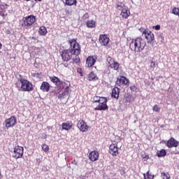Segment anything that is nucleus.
I'll use <instances>...</instances> for the list:
<instances>
[{
    "mask_svg": "<svg viewBox=\"0 0 179 179\" xmlns=\"http://www.w3.org/2000/svg\"><path fill=\"white\" fill-rule=\"evenodd\" d=\"M69 44L71 49L64 50L61 54L63 61H65L66 62H68V61H71V59H72L73 52L76 54H80V46H79V43L76 42V40H70Z\"/></svg>",
    "mask_w": 179,
    "mask_h": 179,
    "instance_id": "f257e3e1",
    "label": "nucleus"
},
{
    "mask_svg": "<svg viewBox=\"0 0 179 179\" xmlns=\"http://www.w3.org/2000/svg\"><path fill=\"white\" fill-rule=\"evenodd\" d=\"M127 44L129 45L131 51H135V52H141L146 47V41L141 37L136 38V39L127 38Z\"/></svg>",
    "mask_w": 179,
    "mask_h": 179,
    "instance_id": "f03ea898",
    "label": "nucleus"
},
{
    "mask_svg": "<svg viewBox=\"0 0 179 179\" xmlns=\"http://www.w3.org/2000/svg\"><path fill=\"white\" fill-rule=\"evenodd\" d=\"M20 82L21 83V89L24 92H31L33 90V85L29 80L21 78Z\"/></svg>",
    "mask_w": 179,
    "mask_h": 179,
    "instance_id": "7ed1b4c3",
    "label": "nucleus"
},
{
    "mask_svg": "<svg viewBox=\"0 0 179 179\" xmlns=\"http://www.w3.org/2000/svg\"><path fill=\"white\" fill-rule=\"evenodd\" d=\"M34 22H36V17L33 15H28L23 18L22 26L24 27H30L34 24Z\"/></svg>",
    "mask_w": 179,
    "mask_h": 179,
    "instance_id": "20e7f679",
    "label": "nucleus"
},
{
    "mask_svg": "<svg viewBox=\"0 0 179 179\" xmlns=\"http://www.w3.org/2000/svg\"><path fill=\"white\" fill-rule=\"evenodd\" d=\"M23 147L17 145L14 148L13 156L15 159H20L23 156Z\"/></svg>",
    "mask_w": 179,
    "mask_h": 179,
    "instance_id": "39448f33",
    "label": "nucleus"
},
{
    "mask_svg": "<svg viewBox=\"0 0 179 179\" xmlns=\"http://www.w3.org/2000/svg\"><path fill=\"white\" fill-rule=\"evenodd\" d=\"M143 36H145V38H146L148 43H152L155 40V35L150 31L145 30L143 31Z\"/></svg>",
    "mask_w": 179,
    "mask_h": 179,
    "instance_id": "423d86ee",
    "label": "nucleus"
},
{
    "mask_svg": "<svg viewBox=\"0 0 179 179\" xmlns=\"http://www.w3.org/2000/svg\"><path fill=\"white\" fill-rule=\"evenodd\" d=\"M77 127L81 132H87V129H89V127L87 126V124L83 120H79L77 123Z\"/></svg>",
    "mask_w": 179,
    "mask_h": 179,
    "instance_id": "0eeeda50",
    "label": "nucleus"
},
{
    "mask_svg": "<svg viewBox=\"0 0 179 179\" xmlns=\"http://www.w3.org/2000/svg\"><path fill=\"white\" fill-rule=\"evenodd\" d=\"M107 61H109L110 68L112 69L117 71V69L120 68V64L114 61L113 59H112L110 57H108Z\"/></svg>",
    "mask_w": 179,
    "mask_h": 179,
    "instance_id": "6e6552de",
    "label": "nucleus"
},
{
    "mask_svg": "<svg viewBox=\"0 0 179 179\" xmlns=\"http://www.w3.org/2000/svg\"><path fill=\"white\" fill-rule=\"evenodd\" d=\"M16 117L12 116L10 118L7 119L6 122V128H10V127H15L16 125Z\"/></svg>",
    "mask_w": 179,
    "mask_h": 179,
    "instance_id": "1a4fd4ad",
    "label": "nucleus"
},
{
    "mask_svg": "<svg viewBox=\"0 0 179 179\" xmlns=\"http://www.w3.org/2000/svg\"><path fill=\"white\" fill-rule=\"evenodd\" d=\"M108 108V106H107V99L105 98L103 99V101L99 102V106H96L95 110H107Z\"/></svg>",
    "mask_w": 179,
    "mask_h": 179,
    "instance_id": "9d476101",
    "label": "nucleus"
},
{
    "mask_svg": "<svg viewBox=\"0 0 179 179\" xmlns=\"http://www.w3.org/2000/svg\"><path fill=\"white\" fill-rule=\"evenodd\" d=\"M129 83V80L125 78L124 76H120L116 80V84L117 86H122V85H128Z\"/></svg>",
    "mask_w": 179,
    "mask_h": 179,
    "instance_id": "9b49d317",
    "label": "nucleus"
},
{
    "mask_svg": "<svg viewBox=\"0 0 179 179\" xmlns=\"http://www.w3.org/2000/svg\"><path fill=\"white\" fill-rule=\"evenodd\" d=\"M109 152L112 156H118V147L115 144H112L109 147Z\"/></svg>",
    "mask_w": 179,
    "mask_h": 179,
    "instance_id": "f8f14e48",
    "label": "nucleus"
},
{
    "mask_svg": "<svg viewBox=\"0 0 179 179\" xmlns=\"http://www.w3.org/2000/svg\"><path fill=\"white\" fill-rule=\"evenodd\" d=\"M108 41H110V38L107 35H101L99 36V43L101 45H107Z\"/></svg>",
    "mask_w": 179,
    "mask_h": 179,
    "instance_id": "ddd939ff",
    "label": "nucleus"
},
{
    "mask_svg": "<svg viewBox=\"0 0 179 179\" xmlns=\"http://www.w3.org/2000/svg\"><path fill=\"white\" fill-rule=\"evenodd\" d=\"M94 64H96V59H94V57L90 56L87 58L86 66L91 68V66H93Z\"/></svg>",
    "mask_w": 179,
    "mask_h": 179,
    "instance_id": "4468645a",
    "label": "nucleus"
},
{
    "mask_svg": "<svg viewBox=\"0 0 179 179\" xmlns=\"http://www.w3.org/2000/svg\"><path fill=\"white\" fill-rule=\"evenodd\" d=\"M89 159L91 162H96L99 159V152L96 151H92L89 155Z\"/></svg>",
    "mask_w": 179,
    "mask_h": 179,
    "instance_id": "2eb2a0df",
    "label": "nucleus"
},
{
    "mask_svg": "<svg viewBox=\"0 0 179 179\" xmlns=\"http://www.w3.org/2000/svg\"><path fill=\"white\" fill-rule=\"evenodd\" d=\"M168 148H177L178 146V142L174 138H171L167 143Z\"/></svg>",
    "mask_w": 179,
    "mask_h": 179,
    "instance_id": "dca6fc26",
    "label": "nucleus"
},
{
    "mask_svg": "<svg viewBox=\"0 0 179 179\" xmlns=\"http://www.w3.org/2000/svg\"><path fill=\"white\" fill-rule=\"evenodd\" d=\"M41 90H42L43 92H49L50 84L47 82H43L41 85Z\"/></svg>",
    "mask_w": 179,
    "mask_h": 179,
    "instance_id": "f3484780",
    "label": "nucleus"
},
{
    "mask_svg": "<svg viewBox=\"0 0 179 179\" xmlns=\"http://www.w3.org/2000/svg\"><path fill=\"white\" fill-rule=\"evenodd\" d=\"M121 16H122V17H124V19H127L129 15H131V11H129V10H128V8H123L122 12H121Z\"/></svg>",
    "mask_w": 179,
    "mask_h": 179,
    "instance_id": "a211bd4d",
    "label": "nucleus"
},
{
    "mask_svg": "<svg viewBox=\"0 0 179 179\" xmlns=\"http://www.w3.org/2000/svg\"><path fill=\"white\" fill-rule=\"evenodd\" d=\"M112 97H114V99H118L120 97V88L115 87L113 89Z\"/></svg>",
    "mask_w": 179,
    "mask_h": 179,
    "instance_id": "6ab92c4d",
    "label": "nucleus"
},
{
    "mask_svg": "<svg viewBox=\"0 0 179 179\" xmlns=\"http://www.w3.org/2000/svg\"><path fill=\"white\" fill-rule=\"evenodd\" d=\"M72 129V122H67L66 123H62V129L64 131H69Z\"/></svg>",
    "mask_w": 179,
    "mask_h": 179,
    "instance_id": "aec40b11",
    "label": "nucleus"
},
{
    "mask_svg": "<svg viewBox=\"0 0 179 179\" xmlns=\"http://www.w3.org/2000/svg\"><path fill=\"white\" fill-rule=\"evenodd\" d=\"M50 79L51 82H52L53 83H55V85H57V86H59L62 83V82H61L59 80V78H58L57 77L52 76V77H50Z\"/></svg>",
    "mask_w": 179,
    "mask_h": 179,
    "instance_id": "412c9836",
    "label": "nucleus"
},
{
    "mask_svg": "<svg viewBox=\"0 0 179 179\" xmlns=\"http://www.w3.org/2000/svg\"><path fill=\"white\" fill-rule=\"evenodd\" d=\"M69 87H66L65 89H64V91L60 94L59 95V99H62V97L65 98V97H68L69 94Z\"/></svg>",
    "mask_w": 179,
    "mask_h": 179,
    "instance_id": "4be33fe9",
    "label": "nucleus"
},
{
    "mask_svg": "<svg viewBox=\"0 0 179 179\" xmlns=\"http://www.w3.org/2000/svg\"><path fill=\"white\" fill-rule=\"evenodd\" d=\"M71 59H73L74 64H78L79 61H80L79 54H76V52H73V57Z\"/></svg>",
    "mask_w": 179,
    "mask_h": 179,
    "instance_id": "5701e85b",
    "label": "nucleus"
},
{
    "mask_svg": "<svg viewBox=\"0 0 179 179\" xmlns=\"http://www.w3.org/2000/svg\"><path fill=\"white\" fill-rule=\"evenodd\" d=\"M97 79H99V78L97 77V76L93 72H91L89 75H88V80L92 81V80H97Z\"/></svg>",
    "mask_w": 179,
    "mask_h": 179,
    "instance_id": "b1692460",
    "label": "nucleus"
},
{
    "mask_svg": "<svg viewBox=\"0 0 179 179\" xmlns=\"http://www.w3.org/2000/svg\"><path fill=\"white\" fill-rule=\"evenodd\" d=\"M38 33L41 36H45V34H47V28L44 26L41 27L39 28Z\"/></svg>",
    "mask_w": 179,
    "mask_h": 179,
    "instance_id": "393cba45",
    "label": "nucleus"
},
{
    "mask_svg": "<svg viewBox=\"0 0 179 179\" xmlns=\"http://www.w3.org/2000/svg\"><path fill=\"white\" fill-rule=\"evenodd\" d=\"M87 27H96V22L93 20H89L87 22Z\"/></svg>",
    "mask_w": 179,
    "mask_h": 179,
    "instance_id": "a878e982",
    "label": "nucleus"
},
{
    "mask_svg": "<svg viewBox=\"0 0 179 179\" xmlns=\"http://www.w3.org/2000/svg\"><path fill=\"white\" fill-rule=\"evenodd\" d=\"M117 8L119 10H122V9H125L127 6L124 4V3L118 2L117 3Z\"/></svg>",
    "mask_w": 179,
    "mask_h": 179,
    "instance_id": "bb28decb",
    "label": "nucleus"
},
{
    "mask_svg": "<svg viewBox=\"0 0 179 179\" xmlns=\"http://www.w3.org/2000/svg\"><path fill=\"white\" fill-rule=\"evenodd\" d=\"M166 155V150H161L160 151L157 152L158 157H164Z\"/></svg>",
    "mask_w": 179,
    "mask_h": 179,
    "instance_id": "cd10ccee",
    "label": "nucleus"
},
{
    "mask_svg": "<svg viewBox=\"0 0 179 179\" xmlns=\"http://www.w3.org/2000/svg\"><path fill=\"white\" fill-rule=\"evenodd\" d=\"M66 5L69 6H71V5H76V0H65Z\"/></svg>",
    "mask_w": 179,
    "mask_h": 179,
    "instance_id": "c85d7f7f",
    "label": "nucleus"
},
{
    "mask_svg": "<svg viewBox=\"0 0 179 179\" xmlns=\"http://www.w3.org/2000/svg\"><path fill=\"white\" fill-rule=\"evenodd\" d=\"M104 97H99V96H94V103H100L101 101H103Z\"/></svg>",
    "mask_w": 179,
    "mask_h": 179,
    "instance_id": "c756f323",
    "label": "nucleus"
},
{
    "mask_svg": "<svg viewBox=\"0 0 179 179\" xmlns=\"http://www.w3.org/2000/svg\"><path fill=\"white\" fill-rule=\"evenodd\" d=\"M144 179H153L155 178V176L150 174L149 171L147 172V173H144Z\"/></svg>",
    "mask_w": 179,
    "mask_h": 179,
    "instance_id": "7c9ffc66",
    "label": "nucleus"
},
{
    "mask_svg": "<svg viewBox=\"0 0 179 179\" xmlns=\"http://www.w3.org/2000/svg\"><path fill=\"white\" fill-rule=\"evenodd\" d=\"M172 13L176 16H179V8L177 7L173 8L172 9Z\"/></svg>",
    "mask_w": 179,
    "mask_h": 179,
    "instance_id": "2f4dec72",
    "label": "nucleus"
},
{
    "mask_svg": "<svg viewBox=\"0 0 179 179\" xmlns=\"http://www.w3.org/2000/svg\"><path fill=\"white\" fill-rule=\"evenodd\" d=\"M161 177L162 179H170V174L166 173H162Z\"/></svg>",
    "mask_w": 179,
    "mask_h": 179,
    "instance_id": "473e14b6",
    "label": "nucleus"
},
{
    "mask_svg": "<svg viewBox=\"0 0 179 179\" xmlns=\"http://www.w3.org/2000/svg\"><path fill=\"white\" fill-rule=\"evenodd\" d=\"M42 150L43 152H48L50 150V147L47 144H43L42 145Z\"/></svg>",
    "mask_w": 179,
    "mask_h": 179,
    "instance_id": "72a5a7b5",
    "label": "nucleus"
},
{
    "mask_svg": "<svg viewBox=\"0 0 179 179\" xmlns=\"http://www.w3.org/2000/svg\"><path fill=\"white\" fill-rule=\"evenodd\" d=\"M152 111H155V113H160V107L157 105H155L152 108Z\"/></svg>",
    "mask_w": 179,
    "mask_h": 179,
    "instance_id": "f704fd0d",
    "label": "nucleus"
},
{
    "mask_svg": "<svg viewBox=\"0 0 179 179\" xmlns=\"http://www.w3.org/2000/svg\"><path fill=\"white\" fill-rule=\"evenodd\" d=\"M150 68V69H155L156 68V62H154L153 60L151 61Z\"/></svg>",
    "mask_w": 179,
    "mask_h": 179,
    "instance_id": "c9c22d12",
    "label": "nucleus"
},
{
    "mask_svg": "<svg viewBox=\"0 0 179 179\" xmlns=\"http://www.w3.org/2000/svg\"><path fill=\"white\" fill-rule=\"evenodd\" d=\"M130 89L132 92H135L136 90V87H135V85H132L130 87Z\"/></svg>",
    "mask_w": 179,
    "mask_h": 179,
    "instance_id": "e433bc0d",
    "label": "nucleus"
},
{
    "mask_svg": "<svg viewBox=\"0 0 179 179\" xmlns=\"http://www.w3.org/2000/svg\"><path fill=\"white\" fill-rule=\"evenodd\" d=\"M152 29H155V30H159L160 29V25L157 24L156 26H154Z\"/></svg>",
    "mask_w": 179,
    "mask_h": 179,
    "instance_id": "4c0bfd02",
    "label": "nucleus"
},
{
    "mask_svg": "<svg viewBox=\"0 0 179 179\" xmlns=\"http://www.w3.org/2000/svg\"><path fill=\"white\" fill-rule=\"evenodd\" d=\"M2 48V43H0V50Z\"/></svg>",
    "mask_w": 179,
    "mask_h": 179,
    "instance_id": "58836bf2",
    "label": "nucleus"
},
{
    "mask_svg": "<svg viewBox=\"0 0 179 179\" xmlns=\"http://www.w3.org/2000/svg\"><path fill=\"white\" fill-rule=\"evenodd\" d=\"M66 13H69V10H66Z\"/></svg>",
    "mask_w": 179,
    "mask_h": 179,
    "instance_id": "ea45409f",
    "label": "nucleus"
},
{
    "mask_svg": "<svg viewBox=\"0 0 179 179\" xmlns=\"http://www.w3.org/2000/svg\"><path fill=\"white\" fill-rule=\"evenodd\" d=\"M35 1H38L39 2L41 1V0H35Z\"/></svg>",
    "mask_w": 179,
    "mask_h": 179,
    "instance_id": "a19ab883",
    "label": "nucleus"
},
{
    "mask_svg": "<svg viewBox=\"0 0 179 179\" xmlns=\"http://www.w3.org/2000/svg\"><path fill=\"white\" fill-rule=\"evenodd\" d=\"M1 177H2V176H1V173H0V179H1Z\"/></svg>",
    "mask_w": 179,
    "mask_h": 179,
    "instance_id": "79ce46f5",
    "label": "nucleus"
},
{
    "mask_svg": "<svg viewBox=\"0 0 179 179\" xmlns=\"http://www.w3.org/2000/svg\"><path fill=\"white\" fill-rule=\"evenodd\" d=\"M25 1H30V0H25Z\"/></svg>",
    "mask_w": 179,
    "mask_h": 179,
    "instance_id": "37998d69",
    "label": "nucleus"
}]
</instances>
